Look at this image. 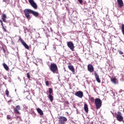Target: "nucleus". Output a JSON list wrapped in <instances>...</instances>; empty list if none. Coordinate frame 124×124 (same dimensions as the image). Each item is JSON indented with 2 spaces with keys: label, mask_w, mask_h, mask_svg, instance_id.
I'll list each match as a JSON object with an SVG mask.
<instances>
[{
  "label": "nucleus",
  "mask_w": 124,
  "mask_h": 124,
  "mask_svg": "<svg viewBox=\"0 0 124 124\" xmlns=\"http://www.w3.org/2000/svg\"><path fill=\"white\" fill-rule=\"evenodd\" d=\"M3 1L7 3V4H8V3H9V0H3Z\"/></svg>",
  "instance_id": "b1692460"
},
{
  "label": "nucleus",
  "mask_w": 124,
  "mask_h": 124,
  "mask_svg": "<svg viewBox=\"0 0 124 124\" xmlns=\"http://www.w3.org/2000/svg\"><path fill=\"white\" fill-rule=\"evenodd\" d=\"M28 1L32 7H33L34 9H37V4H36L34 0H28Z\"/></svg>",
  "instance_id": "423d86ee"
},
{
  "label": "nucleus",
  "mask_w": 124,
  "mask_h": 124,
  "mask_svg": "<svg viewBox=\"0 0 124 124\" xmlns=\"http://www.w3.org/2000/svg\"><path fill=\"white\" fill-rule=\"evenodd\" d=\"M65 104H67V105L69 104V103L68 102V101H66L65 102Z\"/></svg>",
  "instance_id": "473e14b6"
},
{
  "label": "nucleus",
  "mask_w": 124,
  "mask_h": 124,
  "mask_svg": "<svg viewBox=\"0 0 124 124\" xmlns=\"http://www.w3.org/2000/svg\"><path fill=\"white\" fill-rule=\"evenodd\" d=\"M5 94L7 95H9V92L8 91V90H6L5 91Z\"/></svg>",
  "instance_id": "393cba45"
},
{
  "label": "nucleus",
  "mask_w": 124,
  "mask_h": 124,
  "mask_svg": "<svg viewBox=\"0 0 124 124\" xmlns=\"http://www.w3.org/2000/svg\"><path fill=\"white\" fill-rule=\"evenodd\" d=\"M87 68H88V71H89V72H93V71L94 70L93 66V65L92 64H88L87 66Z\"/></svg>",
  "instance_id": "9b49d317"
},
{
  "label": "nucleus",
  "mask_w": 124,
  "mask_h": 124,
  "mask_svg": "<svg viewBox=\"0 0 124 124\" xmlns=\"http://www.w3.org/2000/svg\"><path fill=\"white\" fill-rule=\"evenodd\" d=\"M118 53H119L120 55H123L124 54V52L121 50H118Z\"/></svg>",
  "instance_id": "bb28decb"
},
{
  "label": "nucleus",
  "mask_w": 124,
  "mask_h": 124,
  "mask_svg": "<svg viewBox=\"0 0 124 124\" xmlns=\"http://www.w3.org/2000/svg\"><path fill=\"white\" fill-rule=\"evenodd\" d=\"M78 0L80 4H82V3H83V0Z\"/></svg>",
  "instance_id": "cd10ccee"
},
{
  "label": "nucleus",
  "mask_w": 124,
  "mask_h": 124,
  "mask_svg": "<svg viewBox=\"0 0 124 124\" xmlns=\"http://www.w3.org/2000/svg\"><path fill=\"white\" fill-rule=\"evenodd\" d=\"M25 17L28 20H31V16L30 14H32L35 17H38L39 16V13L37 12H35L32 10L26 9L24 11Z\"/></svg>",
  "instance_id": "f257e3e1"
},
{
  "label": "nucleus",
  "mask_w": 124,
  "mask_h": 124,
  "mask_svg": "<svg viewBox=\"0 0 124 124\" xmlns=\"http://www.w3.org/2000/svg\"><path fill=\"white\" fill-rule=\"evenodd\" d=\"M48 93H49V94H52V93H53V90L52 88L48 89Z\"/></svg>",
  "instance_id": "412c9836"
},
{
  "label": "nucleus",
  "mask_w": 124,
  "mask_h": 124,
  "mask_svg": "<svg viewBox=\"0 0 124 124\" xmlns=\"http://www.w3.org/2000/svg\"><path fill=\"white\" fill-rule=\"evenodd\" d=\"M117 3L118 4V6L120 8L124 6V1L123 0H117Z\"/></svg>",
  "instance_id": "f8f14e48"
},
{
  "label": "nucleus",
  "mask_w": 124,
  "mask_h": 124,
  "mask_svg": "<svg viewBox=\"0 0 124 124\" xmlns=\"http://www.w3.org/2000/svg\"><path fill=\"white\" fill-rule=\"evenodd\" d=\"M75 95L79 98H82L84 96V93L82 91H78L75 93Z\"/></svg>",
  "instance_id": "1a4fd4ad"
},
{
  "label": "nucleus",
  "mask_w": 124,
  "mask_h": 124,
  "mask_svg": "<svg viewBox=\"0 0 124 124\" xmlns=\"http://www.w3.org/2000/svg\"><path fill=\"white\" fill-rule=\"evenodd\" d=\"M68 68L72 72H75V70L74 69V67L71 65L68 66Z\"/></svg>",
  "instance_id": "2eb2a0df"
},
{
  "label": "nucleus",
  "mask_w": 124,
  "mask_h": 124,
  "mask_svg": "<svg viewBox=\"0 0 124 124\" xmlns=\"http://www.w3.org/2000/svg\"><path fill=\"white\" fill-rule=\"evenodd\" d=\"M1 19L3 22H5L6 21V15L3 14L1 16Z\"/></svg>",
  "instance_id": "f3484780"
},
{
  "label": "nucleus",
  "mask_w": 124,
  "mask_h": 124,
  "mask_svg": "<svg viewBox=\"0 0 124 124\" xmlns=\"http://www.w3.org/2000/svg\"><path fill=\"white\" fill-rule=\"evenodd\" d=\"M48 98L51 102H53V100H54V97L52 96V94H48Z\"/></svg>",
  "instance_id": "a211bd4d"
},
{
  "label": "nucleus",
  "mask_w": 124,
  "mask_h": 124,
  "mask_svg": "<svg viewBox=\"0 0 124 124\" xmlns=\"http://www.w3.org/2000/svg\"><path fill=\"white\" fill-rule=\"evenodd\" d=\"M3 67L6 69V70H9V67H8V66L5 63H3Z\"/></svg>",
  "instance_id": "6ab92c4d"
},
{
  "label": "nucleus",
  "mask_w": 124,
  "mask_h": 124,
  "mask_svg": "<svg viewBox=\"0 0 124 124\" xmlns=\"http://www.w3.org/2000/svg\"><path fill=\"white\" fill-rule=\"evenodd\" d=\"M116 118L118 122H123V123H124V117L122 115V112L118 111Z\"/></svg>",
  "instance_id": "20e7f679"
},
{
  "label": "nucleus",
  "mask_w": 124,
  "mask_h": 124,
  "mask_svg": "<svg viewBox=\"0 0 124 124\" xmlns=\"http://www.w3.org/2000/svg\"><path fill=\"white\" fill-rule=\"evenodd\" d=\"M7 120H10V119H11V116H10V115H7Z\"/></svg>",
  "instance_id": "a878e982"
},
{
  "label": "nucleus",
  "mask_w": 124,
  "mask_h": 124,
  "mask_svg": "<svg viewBox=\"0 0 124 124\" xmlns=\"http://www.w3.org/2000/svg\"><path fill=\"white\" fill-rule=\"evenodd\" d=\"M94 76H95V78L97 82L98 83H100L101 81H100V79L99 78V76H98V75H97V74L96 73H95Z\"/></svg>",
  "instance_id": "ddd939ff"
},
{
  "label": "nucleus",
  "mask_w": 124,
  "mask_h": 124,
  "mask_svg": "<svg viewBox=\"0 0 124 124\" xmlns=\"http://www.w3.org/2000/svg\"><path fill=\"white\" fill-rule=\"evenodd\" d=\"M45 48H46V46H45Z\"/></svg>",
  "instance_id": "ea45409f"
},
{
  "label": "nucleus",
  "mask_w": 124,
  "mask_h": 124,
  "mask_svg": "<svg viewBox=\"0 0 124 124\" xmlns=\"http://www.w3.org/2000/svg\"><path fill=\"white\" fill-rule=\"evenodd\" d=\"M67 45L68 48H70V50L72 51H74V44L71 41L68 42L67 43Z\"/></svg>",
  "instance_id": "6e6552de"
},
{
  "label": "nucleus",
  "mask_w": 124,
  "mask_h": 124,
  "mask_svg": "<svg viewBox=\"0 0 124 124\" xmlns=\"http://www.w3.org/2000/svg\"><path fill=\"white\" fill-rule=\"evenodd\" d=\"M2 50L4 52V53H5V49H4V48L2 47Z\"/></svg>",
  "instance_id": "72a5a7b5"
},
{
  "label": "nucleus",
  "mask_w": 124,
  "mask_h": 124,
  "mask_svg": "<svg viewBox=\"0 0 124 124\" xmlns=\"http://www.w3.org/2000/svg\"><path fill=\"white\" fill-rule=\"evenodd\" d=\"M27 77L28 79H30V78H31V76L30 75V74L29 73H27Z\"/></svg>",
  "instance_id": "c756f323"
},
{
  "label": "nucleus",
  "mask_w": 124,
  "mask_h": 124,
  "mask_svg": "<svg viewBox=\"0 0 124 124\" xmlns=\"http://www.w3.org/2000/svg\"><path fill=\"white\" fill-rule=\"evenodd\" d=\"M14 110L15 114H17V115H20V114H21L20 111H19V110H21V107L19 105L16 106Z\"/></svg>",
  "instance_id": "0eeeda50"
},
{
  "label": "nucleus",
  "mask_w": 124,
  "mask_h": 124,
  "mask_svg": "<svg viewBox=\"0 0 124 124\" xmlns=\"http://www.w3.org/2000/svg\"><path fill=\"white\" fill-rule=\"evenodd\" d=\"M37 111L40 115H41V116H43V111H42V110H41V109H40V108H37Z\"/></svg>",
  "instance_id": "dca6fc26"
},
{
  "label": "nucleus",
  "mask_w": 124,
  "mask_h": 124,
  "mask_svg": "<svg viewBox=\"0 0 124 124\" xmlns=\"http://www.w3.org/2000/svg\"><path fill=\"white\" fill-rule=\"evenodd\" d=\"M90 100L91 101V102H95V100H94V98L92 97L91 98H90Z\"/></svg>",
  "instance_id": "5701e85b"
},
{
  "label": "nucleus",
  "mask_w": 124,
  "mask_h": 124,
  "mask_svg": "<svg viewBox=\"0 0 124 124\" xmlns=\"http://www.w3.org/2000/svg\"><path fill=\"white\" fill-rule=\"evenodd\" d=\"M1 25L2 26V27H3V26H3V22L1 23Z\"/></svg>",
  "instance_id": "f704fd0d"
},
{
  "label": "nucleus",
  "mask_w": 124,
  "mask_h": 124,
  "mask_svg": "<svg viewBox=\"0 0 124 124\" xmlns=\"http://www.w3.org/2000/svg\"><path fill=\"white\" fill-rule=\"evenodd\" d=\"M3 78H4V79H5V80H7V77H6V76H3Z\"/></svg>",
  "instance_id": "2f4dec72"
},
{
  "label": "nucleus",
  "mask_w": 124,
  "mask_h": 124,
  "mask_svg": "<svg viewBox=\"0 0 124 124\" xmlns=\"http://www.w3.org/2000/svg\"><path fill=\"white\" fill-rule=\"evenodd\" d=\"M59 122L61 124H64L65 122H67V118L64 116H60L59 117Z\"/></svg>",
  "instance_id": "39448f33"
},
{
  "label": "nucleus",
  "mask_w": 124,
  "mask_h": 124,
  "mask_svg": "<svg viewBox=\"0 0 124 124\" xmlns=\"http://www.w3.org/2000/svg\"><path fill=\"white\" fill-rule=\"evenodd\" d=\"M95 105L96 109H99L101 107V105H102V101L98 98L95 99Z\"/></svg>",
  "instance_id": "f03ea898"
},
{
  "label": "nucleus",
  "mask_w": 124,
  "mask_h": 124,
  "mask_svg": "<svg viewBox=\"0 0 124 124\" xmlns=\"http://www.w3.org/2000/svg\"><path fill=\"white\" fill-rule=\"evenodd\" d=\"M84 109L86 113H88L89 112V108L88 107V104H84Z\"/></svg>",
  "instance_id": "4468645a"
},
{
  "label": "nucleus",
  "mask_w": 124,
  "mask_h": 124,
  "mask_svg": "<svg viewBox=\"0 0 124 124\" xmlns=\"http://www.w3.org/2000/svg\"><path fill=\"white\" fill-rule=\"evenodd\" d=\"M122 92H123V90H120L119 93H122Z\"/></svg>",
  "instance_id": "e433bc0d"
},
{
  "label": "nucleus",
  "mask_w": 124,
  "mask_h": 124,
  "mask_svg": "<svg viewBox=\"0 0 124 124\" xmlns=\"http://www.w3.org/2000/svg\"><path fill=\"white\" fill-rule=\"evenodd\" d=\"M19 39L21 42V43L22 44V45H23V46H24V47L26 48V49H30V47L29 46H28L27 45V44L26 43V42H25L24 41H23V39H22V38H21V37H19Z\"/></svg>",
  "instance_id": "9d476101"
},
{
  "label": "nucleus",
  "mask_w": 124,
  "mask_h": 124,
  "mask_svg": "<svg viewBox=\"0 0 124 124\" xmlns=\"http://www.w3.org/2000/svg\"><path fill=\"white\" fill-rule=\"evenodd\" d=\"M111 80V82H112L113 84H117V82H116V78H112Z\"/></svg>",
  "instance_id": "4be33fe9"
},
{
  "label": "nucleus",
  "mask_w": 124,
  "mask_h": 124,
  "mask_svg": "<svg viewBox=\"0 0 124 124\" xmlns=\"http://www.w3.org/2000/svg\"><path fill=\"white\" fill-rule=\"evenodd\" d=\"M0 23L1 24V23H2V20H0Z\"/></svg>",
  "instance_id": "4c0bfd02"
},
{
  "label": "nucleus",
  "mask_w": 124,
  "mask_h": 124,
  "mask_svg": "<svg viewBox=\"0 0 124 124\" xmlns=\"http://www.w3.org/2000/svg\"><path fill=\"white\" fill-rule=\"evenodd\" d=\"M8 82H9L10 83H11V80L9 79Z\"/></svg>",
  "instance_id": "c9c22d12"
},
{
  "label": "nucleus",
  "mask_w": 124,
  "mask_h": 124,
  "mask_svg": "<svg viewBox=\"0 0 124 124\" xmlns=\"http://www.w3.org/2000/svg\"><path fill=\"white\" fill-rule=\"evenodd\" d=\"M46 86H49V81H46Z\"/></svg>",
  "instance_id": "7c9ffc66"
},
{
  "label": "nucleus",
  "mask_w": 124,
  "mask_h": 124,
  "mask_svg": "<svg viewBox=\"0 0 124 124\" xmlns=\"http://www.w3.org/2000/svg\"><path fill=\"white\" fill-rule=\"evenodd\" d=\"M122 32L124 35V24L122 25Z\"/></svg>",
  "instance_id": "aec40b11"
},
{
  "label": "nucleus",
  "mask_w": 124,
  "mask_h": 124,
  "mask_svg": "<svg viewBox=\"0 0 124 124\" xmlns=\"http://www.w3.org/2000/svg\"><path fill=\"white\" fill-rule=\"evenodd\" d=\"M50 71L53 72V73H56V71H58V66L56 63L50 64V66L49 67Z\"/></svg>",
  "instance_id": "7ed1b4c3"
},
{
  "label": "nucleus",
  "mask_w": 124,
  "mask_h": 124,
  "mask_svg": "<svg viewBox=\"0 0 124 124\" xmlns=\"http://www.w3.org/2000/svg\"><path fill=\"white\" fill-rule=\"evenodd\" d=\"M2 27L4 31H5V32H6V29H5V27H4V26H2Z\"/></svg>",
  "instance_id": "c85d7f7f"
},
{
  "label": "nucleus",
  "mask_w": 124,
  "mask_h": 124,
  "mask_svg": "<svg viewBox=\"0 0 124 124\" xmlns=\"http://www.w3.org/2000/svg\"><path fill=\"white\" fill-rule=\"evenodd\" d=\"M11 101V100L8 101V103H9V102H10Z\"/></svg>",
  "instance_id": "58836bf2"
}]
</instances>
